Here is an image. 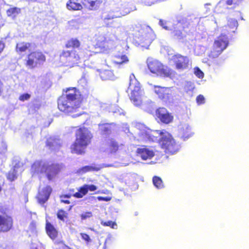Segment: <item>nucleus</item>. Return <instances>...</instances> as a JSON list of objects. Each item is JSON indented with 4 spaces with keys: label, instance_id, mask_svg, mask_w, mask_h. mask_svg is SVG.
<instances>
[{
    "label": "nucleus",
    "instance_id": "1",
    "mask_svg": "<svg viewBox=\"0 0 249 249\" xmlns=\"http://www.w3.org/2000/svg\"><path fill=\"white\" fill-rule=\"evenodd\" d=\"M139 129L138 134L140 139L144 141H158L166 153L174 154L178 151L180 146L176 143L170 133L165 130H151L144 126L137 125Z\"/></svg>",
    "mask_w": 249,
    "mask_h": 249
},
{
    "label": "nucleus",
    "instance_id": "2",
    "mask_svg": "<svg viewBox=\"0 0 249 249\" xmlns=\"http://www.w3.org/2000/svg\"><path fill=\"white\" fill-rule=\"evenodd\" d=\"M82 97L75 88L68 89L58 100L59 109L67 113L76 112L80 107Z\"/></svg>",
    "mask_w": 249,
    "mask_h": 249
},
{
    "label": "nucleus",
    "instance_id": "3",
    "mask_svg": "<svg viewBox=\"0 0 249 249\" xmlns=\"http://www.w3.org/2000/svg\"><path fill=\"white\" fill-rule=\"evenodd\" d=\"M92 138L91 134L86 128H80L76 132V140L71 146L72 153L81 154L89 144Z\"/></svg>",
    "mask_w": 249,
    "mask_h": 249
},
{
    "label": "nucleus",
    "instance_id": "4",
    "mask_svg": "<svg viewBox=\"0 0 249 249\" xmlns=\"http://www.w3.org/2000/svg\"><path fill=\"white\" fill-rule=\"evenodd\" d=\"M128 92L130 99L136 106H140L142 103L141 95L142 90L141 85L136 79L135 75L131 74L129 77V85L128 88Z\"/></svg>",
    "mask_w": 249,
    "mask_h": 249
},
{
    "label": "nucleus",
    "instance_id": "5",
    "mask_svg": "<svg viewBox=\"0 0 249 249\" xmlns=\"http://www.w3.org/2000/svg\"><path fill=\"white\" fill-rule=\"evenodd\" d=\"M147 64L149 71L153 73L163 77H170L172 71L171 70L164 67L160 61L153 58L147 59Z\"/></svg>",
    "mask_w": 249,
    "mask_h": 249
},
{
    "label": "nucleus",
    "instance_id": "6",
    "mask_svg": "<svg viewBox=\"0 0 249 249\" xmlns=\"http://www.w3.org/2000/svg\"><path fill=\"white\" fill-rule=\"evenodd\" d=\"M228 44L227 36L226 35H221L214 41L213 48L208 56L212 59L217 57L227 48Z\"/></svg>",
    "mask_w": 249,
    "mask_h": 249
},
{
    "label": "nucleus",
    "instance_id": "7",
    "mask_svg": "<svg viewBox=\"0 0 249 249\" xmlns=\"http://www.w3.org/2000/svg\"><path fill=\"white\" fill-rule=\"evenodd\" d=\"M80 56L74 50L63 51L60 54V61L62 65L72 67L78 64Z\"/></svg>",
    "mask_w": 249,
    "mask_h": 249
},
{
    "label": "nucleus",
    "instance_id": "8",
    "mask_svg": "<svg viewBox=\"0 0 249 249\" xmlns=\"http://www.w3.org/2000/svg\"><path fill=\"white\" fill-rule=\"evenodd\" d=\"M160 24L166 30H173V33L175 36L178 38H182L184 35L181 31L182 28H184L187 25L186 21L185 19L178 20L177 24H175L173 29H169L170 23L164 22L163 20H160Z\"/></svg>",
    "mask_w": 249,
    "mask_h": 249
},
{
    "label": "nucleus",
    "instance_id": "9",
    "mask_svg": "<svg viewBox=\"0 0 249 249\" xmlns=\"http://www.w3.org/2000/svg\"><path fill=\"white\" fill-rule=\"evenodd\" d=\"M45 61V56L41 52H35L29 54L26 59L25 65L29 69L34 68Z\"/></svg>",
    "mask_w": 249,
    "mask_h": 249
},
{
    "label": "nucleus",
    "instance_id": "10",
    "mask_svg": "<svg viewBox=\"0 0 249 249\" xmlns=\"http://www.w3.org/2000/svg\"><path fill=\"white\" fill-rule=\"evenodd\" d=\"M155 92L163 102L170 104L173 102V91L171 88L155 86Z\"/></svg>",
    "mask_w": 249,
    "mask_h": 249
},
{
    "label": "nucleus",
    "instance_id": "11",
    "mask_svg": "<svg viewBox=\"0 0 249 249\" xmlns=\"http://www.w3.org/2000/svg\"><path fill=\"white\" fill-rule=\"evenodd\" d=\"M155 36L152 30L150 28H147L146 31H143L142 35L138 37V41L139 42L142 47L147 49L155 39Z\"/></svg>",
    "mask_w": 249,
    "mask_h": 249
},
{
    "label": "nucleus",
    "instance_id": "12",
    "mask_svg": "<svg viewBox=\"0 0 249 249\" xmlns=\"http://www.w3.org/2000/svg\"><path fill=\"white\" fill-rule=\"evenodd\" d=\"M172 60L176 65L178 70H183L188 68L189 59L186 56H183L180 54H176L173 56Z\"/></svg>",
    "mask_w": 249,
    "mask_h": 249
},
{
    "label": "nucleus",
    "instance_id": "13",
    "mask_svg": "<svg viewBox=\"0 0 249 249\" xmlns=\"http://www.w3.org/2000/svg\"><path fill=\"white\" fill-rule=\"evenodd\" d=\"M137 153L143 160L151 159L155 155V152L153 148L145 146L138 148Z\"/></svg>",
    "mask_w": 249,
    "mask_h": 249
},
{
    "label": "nucleus",
    "instance_id": "14",
    "mask_svg": "<svg viewBox=\"0 0 249 249\" xmlns=\"http://www.w3.org/2000/svg\"><path fill=\"white\" fill-rule=\"evenodd\" d=\"M52 189L49 186H46L39 190L37 199L40 204H44L49 198Z\"/></svg>",
    "mask_w": 249,
    "mask_h": 249
},
{
    "label": "nucleus",
    "instance_id": "15",
    "mask_svg": "<svg viewBox=\"0 0 249 249\" xmlns=\"http://www.w3.org/2000/svg\"><path fill=\"white\" fill-rule=\"evenodd\" d=\"M178 131L179 136L184 140L188 139L192 135L191 127L186 123H181L178 125Z\"/></svg>",
    "mask_w": 249,
    "mask_h": 249
},
{
    "label": "nucleus",
    "instance_id": "16",
    "mask_svg": "<svg viewBox=\"0 0 249 249\" xmlns=\"http://www.w3.org/2000/svg\"><path fill=\"white\" fill-rule=\"evenodd\" d=\"M157 114L158 117L163 123L168 124L173 120V117L164 107L159 108L157 111Z\"/></svg>",
    "mask_w": 249,
    "mask_h": 249
},
{
    "label": "nucleus",
    "instance_id": "17",
    "mask_svg": "<svg viewBox=\"0 0 249 249\" xmlns=\"http://www.w3.org/2000/svg\"><path fill=\"white\" fill-rule=\"evenodd\" d=\"M60 170V166L58 164L49 165L47 163L45 170V174L49 180L53 178L58 173Z\"/></svg>",
    "mask_w": 249,
    "mask_h": 249
},
{
    "label": "nucleus",
    "instance_id": "18",
    "mask_svg": "<svg viewBox=\"0 0 249 249\" xmlns=\"http://www.w3.org/2000/svg\"><path fill=\"white\" fill-rule=\"evenodd\" d=\"M101 49L102 53H107L108 50L113 48L114 46L113 41L107 40L104 37L102 36L99 40L97 44Z\"/></svg>",
    "mask_w": 249,
    "mask_h": 249
},
{
    "label": "nucleus",
    "instance_id": "19",
    "mask_svg": "<svg viewBox=\"0 0 249 249\" xmlns=\"http://www.w3.org/2000/svg\"><path fill=\"white\" fill-rule=\"evenodd\" d=\"M47 163L43 161H36L32 165L31 172L33 175L45 173Z\"/></svg>",
    "mask_w": 249,
    "mask_h": 249
},
{
    "label": "nucleus",
    "instance_id": "20",
    "mask_svg": "<svg viewBox=\"0 0 249 249\" xmlns=\"http://www.w3.org/2000/svg\"><path fill=\"white\" fill-rule=\"evenodd\" d=\"M111 166V165H108V164L105 165V166H104V165H103V166L102 165H90V166H86L81 168L77 170V173L80 175H82V174H85L88 172L93 171H98L104 167H109V166Z\"/></svg>",
    "mask_w": 249,
    "mask_h": 249
},
{
    "label": "nucleus",
    "instance_id": "21",
    "mask_svg": "<svg viewBox=\"0 0 249 249\" xmlns=\"http://www.w3.org/2000/svg\"><path fill=\"white\" fill-rule=\"evenodd\" d=\"M13 225L12 219H0V231H7Z\"/></svg>",
    "mask_w": 249,
    "mask_h": 249
},
{
    "label": "nucleus",
    "instance_id": "22",
    "mask_svg": "<svg viewBox=\"0 0 249 249\" xmlns=\"http://www.w3.org/2000/svg\"><path fill=\"white\" fill-rule=\"evenodd\" d=\"M102 2L101 0H84V4L90 10L97 8Z\"/></svg>",
    "mask_w": 249,
    "mask_h": 249
},
{
    "label": "nucleus",
    "instance_id": "23",
    "mask_svg": "<svg viewBox=\"0 0 249 249\" xmlns=\"http://www.w3.org/2000/svg\"><path fill=\"white\" fill-rule=\"evenodd\" d=\"M46 231L47 234L52 239L55 238L57 236V231L54 226L47 220L46 224Z\"/></svg>",
    "mask_w": 249,
    "mask_h": 249
},
{
    "label": "nucleus",
    "instance_id": "24",
    "mask_svg": "<svg viewBox=\"0 0 249 249\" xmlns=\"http://www.w3.org/2000/svg\"><path fill=\"white\" fill-rule=\"evenodd\" d=\"M67 7L69 10H80L83 8L78 0H70L67 3Z\"/></svg>",
    "mask_w": 249,
    "mask_h": 249
},
{
    "label": "nucleus",
    "instance_id": "25",
    "mask_svg": "<svg viewBox=\"0 0 249 249\" xmlns=\"http://www.w3.org/2000/svg\"><path fill=\"white\" fill-rule=\"evenodd\" d=\"M61 141L57 139H53L52 138L47 140V145L52 150H56L61 145Z\"/></svg>",
    "mask_w": 249,
    "mask_h": 249
},
{
    "label": "nucleus",
    "instance_id": "26",
    "mask_svg": "<svg viewBox=\"0 0 249 249\" xmlns=\"http://www.w3.org/2000/svg\"><path fill=\"white\" fill-rule=\"evenodd\" d=\"M101 78L103 80H114L115 77L113 72L110 70H104L100 72Z\"/></svg>",
    "mask_w": 249,
    "mask_h": 249
},
{
    "label": "nucleus",
    "instance_id": "27",
    "mask_svg": "<svg viewBox=\"0 0 249 249\" xmlns=\"http://www.w3.org/2000/svg\"><path fill=\"white\" fill-rule=\"evenodd\" d=\"M108 147L107 151L108 152L113 153L116 152L118 149V144L116 142L113 140H110L108 142Z\"/></svg>",
    "mask_w": 249,
    "mask_h": 249
},
{
    "label": "nucleus",
    "instance_id": "28",
    "mask_svg": "<svg viewBox=\"0 0 249 249\" xmlns=\"http://www.w3.org/2000/svg\"><path fill=\"white\" fill-rule=\"evenodd\" d=\"M30 44L26 42H20L17 44L16 50L18 52L22 53L29 49Z\"/></svg>",
    "mask_w": 249,
    "mask_h": 249
},
{
    "label": "nucleus",
    "instance_id": "29",
    "mask_svg": "<svg viewBox=\"0 0 249 249\" xmlns=\"http://www.w3.org/2000/svg\"><path fill=\"white\" fill-rule=\"evenodd\" d=\"M153 183L157 189H161L164 187V183L161 178L157 176H154L153 178Z\"/></svg>",
    "mask_w": 249,
    "mask_h": 249
},
{
    "label": "nucleus",
    "instance_id": "30",
    "mask_svg": "<svg viewBox=\"0 0 249 249\" xmlns=\"http://www.w3.org/2000/svg\"><path fill=\"white\" fill-rule=\"evenodd\" d=\"M19 168L17 166H15L13 169H11L8 174L7 178L10 181L15 180L17 178V173Z\"/></svg>",
    "mask_w": 249,
    "mask_h": 249
},
{
    "label": "nucleus",
    "instance_id": "31",
    "mask_svg": "<svg viewBox=\"0 0 249 249\" xmlns=\"http://www.w3.org/2000/svg\"><path fill=\"white\" fill-rule=\"evenodd\" d=\"M80 45V43L77 39L71 38L67 42L66 44V47L67 48H78V47H79Z\"/></svg>",
    "mask_w": 249,
    "mask_h": 249
},
{
    "label": "nucleus",
    "instance_id": "32",
    "mask_svg": "<svg viewBox=\"0 0 249 249\" xmlns=\"http://www.w3.org/2000/svg\"><path fill=\"white\" fill-rule=\"evenodd\" d=\"M97 187L94 185L85 184L82 187V191L84 194H86L88 191H94L97 190Z\"/></svg>",
    "mask_w": 249,
    "mask_h": 249
},
{
    "label": "nucleus",
    "instance_id": "33",
    "mask_svg": "<svg viewBox=\"0 0 249 249\" xmlns=\"http://www.w3.org/2000/svg\"><path fill=\"white\" fill-rule=\"evenodd\" d=\"M241 0H221L218 4L223 5L225 4L227 5L238 4Z\"/></svg>",
    "mask_w": 249,
    "mask_h": 249
},
{
    "label": "nucleus",
    "instance_id": "34",
    "mask_svg": "<svg viewBox=\"0 0 249 249\" xmlns=\"http://www.w3.org/2000/svg\"><path fill=\"white\" fill-rule=\"evenodd\" d=\"M20 11V9L17 7H13L7 11V14L8 16L15 17Z\"/></svg>",
    "mask_w": 249,
    "mask_h": 249
},
{
    "label": "nucleus",
    "instance_id": "35",
    "mask_svg": "<svg viewBox=\"0 0 249 249\" xmlns=\"http://www.w3.org/2000/svg\"><path fill=\"white\" fill-rule=\"evenodd\" d=\"M102 224L104 226H109L111 228L114 229H116L117 228V225L115 222H112L111 221H101Z\"/></svg>",
    "mask_w": 249,
    "mask_h": 249
},
{
    "label": "nucleus",
    "instance_id": "36",
    "mask_svg": "<svg viewBox=\"0 0 249 249\" xmlns=\"http://www.w3.org/2000/svg\"><path fill=\"white\" fill-rule=\"evenodd\" d=\"M100 129L103 132V134H106L109 133L110 130V127L107 124H102L99 126Z\"/></svg>",
    "mask_w": 249,
    "mask_h": 249
},
{
    "label": "nucleus",
    "instance_id": "37",
    "mask_svg": "<svg viewBox=\"0 0 249 249\" xmlns=\"http://www.w3.org/2000/svg\"><path fill=\"white\" fill-rule=\"evenodd\" d=\"M228 25L231 29H236L238 26V22L235 19L231 18L228 21Z\"/></svg>",
    "mask_w": 249,
    "mask_h": 249
},
{
    "label": "nucleus",
    "instance_id": "38",
    "mask_svg": "<svg viewBox=\"0 0 249 249\" xmlns=\"http://www.w3.org/2000/svg\"><path fill=\"white\" fill-rule=\"evenodd\" d=\"M31 249H45L42 244L39 242L33 243L31 245Z\"/></svg>",
    "mask_w": 249,
    "mask_h": 249
},
{
    "label": "nucleus",
    "instance_id": "39",
    "mask_svg": "<svg viewBox=\"0 0 249 249\" xmlns=\"http://www.w3.org/2000/svg\"><path fill=\"white\" fill-rule=\"evenodd\" d=\"M194 73L199 78H202L204 76L203 72L198 67H196L194 69Z\"/></svg>",
    "mask_w": 249,
    "mask_h": 249
},
{
    "label": "nucleus",
    "instance_id": "40",
    "mask_svg": "<svg viewBox=\"0 0 249 249\" xmlns=\"http://www.w3.org/2000/svg\"><path fill=\"white\" fill-rule=\"evenodd\" d=\"M194 89V84L191 82H187L185 86V89L187 92L191 91L193 90Z\"/></svg>",
    "mask_w": 249,
    "mask_h": 249
},
{
    "label": "nucleus",
    "instance_id": "41",
    "mask_svg": "<svg viewBox=\"0 0 249 249\" xmlns=\"http://www.w3.org/2000/svg\"><path fill=\"white\" fill-rule=\"evenodd\" d=\"M128 59L127 57L125 55H122L120 59L118 61H116V63L118 64L122 65L123 64L128 62Z\"/></svg>",
    "mask_w": 249,
    "mask_h": 249
},
{
    "label": "nucleus",
    "instance_id": "42",
    "mask_svg": "<svg viewBox=\"0 0 249 249\" xmlns=\"http://www.w3.org/2000/svg\"><path fill=\"white\" fill-rule=\"evenodd\" d=\"M31 97L30 94L28 93H25L21 95L19 97V100L21 101H24L26 100H28L30 99Z\"/></svg>",
    "mask_w": 249,
    "mask_h": 249
},
{
    "label": "nucleus",
    "instance_id": "43",
    "mask_svg": "<svg viewBox=\"0 0 249 249\" xmlns=\"http://www.w3.org/2000/svg\"><path fill=\"white\" fill-rule=\"evenodd\" d=\"M67 216V213L63 210H60L57 213V218H66Z\"/></svg>",
    "mask_w": 249,
    "mask_h": 249
},
{
    "label": "nucleus",
    "instance_id": "44",
    "mask_svg": "<svg viewBox=\"0 0 249 249\" xmlns=\"http://www.w3.org/2000/svg\"><path fill=\"white\" fill-rule=\"evenodd\" d=\"M70 197V196L69 195L61 196H60L61 201L62 202H64L66 204H69L70 202L69 200H68L67 199L69 198Z\"/></svg>",
    "mask_w": 249,
    "mask_h": 249
},
{
    "label": "nucleus",
    "instance_id": "45",
    "mask_svg": "<svg viewBox=\"0 0 249 249\" xmlns=\"http://www.w3.org/2000/svg\"><path fill=\"white\" fill-rule=\"evenodd\" d=\"M196 101L198 104H202L205 102V98L203 95H199L196 98Z\"/></svg>",
    "mask_w": 249,
    "mask_h": 249
},
{
    "label": "nucleus",
    "instance_id": "46",
    "mask_svg": "<svg viewBox=\"0 0 249 249\" xmlns=\"http://www.w3.org/2000/svg\"><path fill=\"white\" fill-rule=\"evenodd\" d=\"M81 190H82V187L80 188L78 192H77L75 194H74V196L77 197V198H81L84 196H85L86 194H84V193Z\"/></svg>",
    "mask_w": 249,
    "mask_h": 249
},
{
    "label": "nucleus",
    "instance_id": "47",
    "mask_svg": "<svg viewBox=\"0 0 249 249\" xmlns=\"http://www.w3.org/2000/svg\"><path fill=\"white\" fill-rule=\"evenodd\" d=\"M80 235H81L82 238L84 240H85L87 243H89L91 241V239H90L89 236L88 234L81 233L80 234Z\"/></svg>",
    "mask_w": 249,
    "mask_h": 249
},
{
    "label": "nucleus",
    "instance_id": "48",
    "mask_svg": "<svg viewBox=\"0 0 249 249\" xmlns=\"http://www.w3.org/2000/svg\"><path fill=\"white\" fill-rule=\"evenodd\" d=\"M7 149L6 144L3 142H0V151L1 152H4Z\"/></svg>",
    "mask_w": 249,
    "mask_h": 249
},
{
    "label": "nucleus",
    "instance_id": "49",
    "mask_svg": "<svg viewBox=\"0 0 249 249\" xmlns=\"http://www.w3.org/2000/svg\"><path fill=\"white\" fill-rule=\"evenodd\" d=\"M93 215L92 214V213L89 212H84L82 213L81 215V218H90V217H92Z\"/></svg>",
    "mask_w": 249,
    "mask_h": 249
},
{
    "label": "nucleus",
    "instance_id": "50",
    "mask_svg": "<svg viewBox=\"0 0 249 249\" xmlns=\"http://www.w3.org/2000/svg\"><path fill=\"white\" fill-rule=\"evenodd\" d=\"M29 229L33 233H36V224L34 222L31 223L29 226Z\"/></svg>",
    "mask_w": 249,
    "mask_h": 249
},
{
    "label": "nucleus",
    "instance_id": "51",
    "mask_svg": "<svg viewBox=\"0 0 249 249\" xmlns=\"http://www.w3.org/2000/svg\"><path fill=\"white\" fill-rule=\"evenodd\" d=\"M111 198L109 197H103V196H98V199L100 201H108L110 200Z\"/></svg>",
    "mask_w": 249,
    "mask_h": 249
},
{
    "label": "nucleus",
    "instance_id": "52",
    "mask_svg": "<svg viewBox=\"0 0 249 249\" xmlns=\"http://www.w3.org/2000/svg\"><path fill=\"white\" fill-rule=\"evenodd\" d=\"M4 43L2 40H0V53L2 51L4 48Z\"/></svg>",
    "mask_w": 249,
    "mask_h": 249
},
{
    "label": "nucleus",
    "instance_id": "53",
    "mask_svg": "<svg viewBox=\"0 0 249 249\" xmlns=\"http://www.w3.org/2000/svg\"><path fill=\"white\" fill-rule=\"evenodd\" d=\"M114 113H119V114H124L123 110L119 108H117L115 111Z\"/></svg>",
    "mask_w": 249,
    "mask_h": 249
},
{
    "label": "nucleus",
    "instance_id": "54",
    "mask_svg": "<svg viewBox=\"0 0 249 249\" xmlns=\"http://www.w3.org/2000/svg\"><path fill=\"white\" fill-rule=\"evenodd\" d=\"M111 237L108 236L107 238L106 239L105 242V245H106L107 244L111 241Z\"/></svg>",
    "mask_w": 249,
    "mask_h": 249
},
{
    "label": "nucleus",
    "instance_id": "55",
    "mask_svg": "<svg viewBox=\"0 0 249 249\" xmlns=\"http://www.w3.org/2000/svg\"><path fill=\"white\" fill-rule=\"evenodd\" d=\"M79 82H80V83H86V79L85 78V77H82L81 78V79L80 80Z\"/></svg>",
    "mask_w": 249,
    "mask_h": 249
},
{
    "label": "nucleus",
    "instance_id": "56",
    "mask_svg": "<svg viewBox=\"0 0 249 249\" xmlns=\"http://www.w3.org/2000/svg\"><path fill=\"white\" fill-rule=\"evenodd\" d=\"M2 83L0 81V95H1V93L2 92Z\"/></svg>",
    "mask_w": 249,
    "mask_h": 249
},
{
    "label": "nucleus",
    "instance_id": "57",
    "mask_svg": "<svg viewBox=\"0 0 249 249\" xmlns=\"http://www.w3.org/2000/svg\"><path fill=\"white\" fill-rule=\"evenodd\" d=\"M82 114L81 113H78V114H74L72 115V117H77L78 116H79L80 115H81Z\"/></svg>",
    "mask_w": 249,
    "mask_h": 249
},
{
    "label": "nucleus",
    "instance_id": "58",
    "mask_svg": "<svg viewBox=\"0 0 249 249\" xmlns=\"http://www.w3.org/2000/svg\"><path fill=\"white\" fill-rule=\"evenodd\" d=\"M111 18H106V19H111Z\"/></svg>",
    "mask_w": 249,
    "mask_h": 249
},
{
    "label": "nucleus",
    "instance_id": "59",
    "mask_svg": "<svg viewBox=\"0 0 249 249\" xmlns=\"http://www.w3.org/2000/svg\"><path fill=\"white\" fill-rule=\"evenodd\" d=\"M0 218H2L1 216H0Z\"/></svg>",
    "mask_w": 249,
    "mask_h": 249
}]
</instances>
